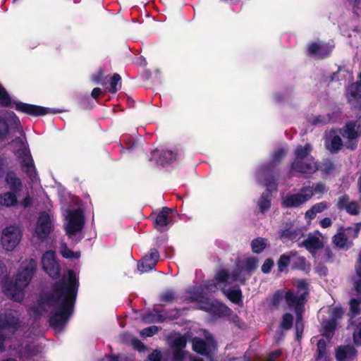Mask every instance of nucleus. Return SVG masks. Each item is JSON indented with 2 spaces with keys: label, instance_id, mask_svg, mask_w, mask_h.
Segmentation results:
<instances>
[{
  "label": "nucleus",
  "instance_id": "e433bc0d",
  "mask_svg": "<svg viewBox=\"0 0 361 361\" xmlns=\"http://www.w3.org/2000/svg\"><path fill=\"white\" fill-rule=\"evenodd\" d=\"M304 322L302 314L298 312V309L296 308V320L295 324V337L298 341H300L302 338L303 331H304Z\"/></svg>",
  "mask_w": 361,
  "mask_h": 361
},
{
  "label": "nucleus",
  "instance_id": "f8f14e48",
  "mask_svg": "<svg viewBox=\"0 0 361 361\" xmlns=\"http://www.w3.org/2000/svg\"><path fill=\"white\" fill-rule=\"evenodd\" d=\"M13 104L15 105V109L17 111L32 116H42L51 112V109L49 108L24 103L22 102H14Z\"/></svg>",
  "mask_w": 361,
  "mask_h": 361
},
{
  "label": "nucleus",
  "instance_id": "bb28decb",
  "mask_svg": "<svg viewBox=\"0 0 361 361\" xmlns=\"http://www.w3.org/2000/svg\"><path fill=\"white\" fill-rule=\"evenodd\" d=\"M326 345L327 343L324 339L322 338L318 341L315 361H331L330 354L326 349Z\"/></svg>",
  "mask_w": 361,
  "mask_h": 361
},
{
  "label": "nucleus",
  "instance_id": "9d476101",
  "mask_svg": "<svg viewBox=\"0 0 361 361\" xmlns=\"http://www.w3.org/2000/svg\"><path fill=\"white\" fill-rule=\"evenodd\" d=\"M305 235L303 228L294 227L292 223H286L285 226L279 231V238L283 243L298 241Z\"/></svg>",
  "mask_w": 361,
  "mask_h": 361
},
{
  "label": "nucleus",
  "instance_id": "0e129e2a",
  "mask_svg": "<svg viewBox=\"0 0 361 361\" xmlns=\"http://www.w3.org/2000/svg\"><path fill=\"white\" fill-rule=\"evenodd\" d=\"M192 295L187 298L185 300L190 302H199L201 298H203V293L199 291L190 292Z\"/></svg>",
  "mask_w": 361,
  "mask_h": 361
},
{
  "label": "nucleus",
  "instance_id": "4468645a",
  "mask_svg": "<svg viewBox=\"0 0 361 361\" xmlns=\"http://www.w3.org/2000/svg\"><path fill=\"white\" fill-rule=\"evenodd\" d=\"M290 170L302 174H312L318 171L317 161L313 157H310L305 161L294 160L290 164Z\"/></svg>",
  "mask_w": 361,
  "mask_h": 361
},
{
  "label": "nucleus",
  "instance_id": "4be33fe9",
  "mask_svg": "<svg viewBox=\"0 0 361 361\" xmlns=\"http://www.w3.org/2000/svg\"><path fill=\"white\" fill-rule=\"evenodd\" d=\"M187 342V334L180 335L174 338L171 345L173 348V357L180 359L183 357V355H187V351L184 350V348L186 347Z\"/></svg>",
  "mask_w": 361,
  "mask_h": 361
},
{
  "label": "nucleus",
  "instance_id": "49530a36",
  "mask_svg": "<svg viewBox=\"0 0 361 361\" xmlns=\"http://www.w3.org/2000/svg\"><path fill=\"white\" fill-rule=\"evenodd\" d=\"M332 121V116L330 114L326 115H318L314 116L313 120L311 121L312 125L321 124L322 126L326 125Z\"/></svg>",
  "mask_w": 361,
  "mask_h": 361
},
{
  "label": "nucleus",
  "instance_id": "3c124183",
  "mask_svg": "<svg viewBox=\"0 0 361 361\" xmlns=\"http://www.w3.org/2000/svg\"><path fill=\"white\" fill-rule=\"evenodd\" d=\"M353 341L355 345H361V318L359 319L353 332Z\"/></svg>",
  "mask_w": 361,
  "mask_h": 361
},
{
  "label": "nucleus",
  "instance_id": "58836bf2",
  "mask_svg": "<svg viewBox=\"0 0 361 361\" xmlns=\"http://www.w3.org/2000/svg\"><path fill=\"white\" fill-rule=\"evenodd\" d=\"M39 353V348L37 346H32L27 344L22 352L20 357L23 360H29L37 356Z\"/></svg>",
  "mask_w": 361,
  "mask_h": 361
},
{
  "label": "nucleus",
  "instance_id": "1a4fd4ad",
  "mask_svg": "<svg viewBox=\"0 0 361 361\" xmlns=\"http://www.w3.org/2000/svg\"><path fill=\"white\" fill-rule=\"evenodd\" d=\"M43 270L52 279H56L60 276L61 268L56 260L53 251H47L42 257Z\"/></svg>",
  "mask_w": 361,
  "mask_h": 361
},
{
  "label": "nucleus",
  "instance_id": "b1692460",
  "mask_svg": "<svg viewBox=\"0 0 361 361\" xmlns=\"http://www.w3.org/2000/svg\"><path fill=\"white\" fill-rule=\"evenodd\" d=\"M5 182L9 186L11 191L19 193L22 190V180L13 171H8L6 172Z\"/></svg>",
  "mask_w": 361,
  "mask_h": 361
},
{
  "label": "nucleus",
  "instance_id": "c756f323",
  "mask_svg": "<svg viewBox=\"0 0 361 361\" xmlns=\"http://www.w3.org/2000/svg\"><path fill=\"white\" fill-rule=\"evenodd\" d=\"M337 322L334 320L328 319L324 321L322 323V329L321 334L323 336L326 337L329 341L331 340L336 330Z\"/></svg>",
  "mask_w": 361,
  "mask_h": 361
},
{
  "label": "nucleus",
  "instance_id": "ea45409f",
  "mask_svg": "<svg viewBox=\"0 0 361 361\" xmlns=\"http://www.w3.org/2000/svg\"><path fill=\"white\" fill-rule=\"evenodd\" d=\"M177 159V152L172 150H165L162 152L160 159L162 165L170 164Z\"/></svg>",
  "mask_w": 361,
  "mask_h": 361
},
{
  "label": "nucleus",
  "instance_id": "bf43d9fd",
  "mask_svg": "<svg viewBox=\"0 0 361 361\" xmlns=\"http://www.w3.org/2000/svg\"><path fill=\"white\" fill-rule=\"evenodd\" d=\"M349 196L346 194L340 196L338 198V202H337V207L338 209L341 210L345 209V207L348 205L349 203Z\"/></svg>",
  "mask_w": 361,
  "mask_h": 361
},
{
  "label": "nucleus",
  "instance_id": "338daca9",
  "mask_svg": "<svg viewBox=\"0 0 361 361\" xmlns=\"http://www.w3.org/2000/svg\"><path fill=\"white\" fill-rule=\"evenodd\" d=\"M162 358L161 353L159 350H154L150 354L148 355V359L149 361H161Z\"/></svg>",
  "mask_w": 361,
  "mask_h": 361
},
{
  "label": "nucleus",
  "instance_id": "f03ea898",
  "mask_svg": "<svg viewBox=\"0 0 361 361\" xmlns=\"http://www.w3.org/2000/svg\"><path fill=\"white\" fill-rule=\"evenodd\" d=\"M71 271H75L69 269L67 272V279L63 277L62 279L56 281L54 284L51 292L41 296L38 299L37 304L32 307V310L36 314L42 315L47 311L46 306L54 307L61 300L62 297L72 284L70 282Z\"/></svg>",
  "mask_w": 361,
  "mask_h": 361
},
{
  "label": "nucleus",
  "instance_id": "5701e85b",
  "mask_svg": "<svg viewBox=\"0 0 361 361\" xmlns=\"http://www.w3.org/2000/svg\"><path fill=\"white\" fill-rule=\"evenodd\" d=\"M298 247H305L313 255L317 250L323 248L324 243L317 236L310 234L306 239L298 244Z\"/></svg>",
  "mask_w": 361,
  "mask_h": 361
},
{
  "label": "nucleus",
  "instance_id": "8fccbe9b",
  "mask_svg": "<svg viewBox=\"0 0 361 361\" xmlns=\"http://www.w3.org/2000/svg\"><path fill=\"white\" fill-rule=\"evenodd\" d=\"M9 134V126L7 121L0 116V140H5Z\"/></svg>",
  "mask_w": 361,
  "mask_h": 361
},
{
  "label": "nucleus",
  "instance_id": "2f4dec72",
  "mask_svg": "<svg viewBox=\"0 0 361 361\" xmlns=\"http://www.w3.org/2000/svg\"><path fill=\"white\" fill-rule=\"evenodd\" d=\"M226 297L233 303L240 305L243 301V293L238 286L224 290Z\"/></svg>",
  "mask_w": 361,
  "mask_h": 361
},
{
  "label": "nucleus",
  "instance_id": "ddd939ff",
  "mask_svg": "<svg viewBox=\"0 0 361 361\" xmlns=\"http://www.w3.org/2000/svg\"><path fill=\"white\" fill-rule=\"evenodd\" d=\"M334 46L329 43L320 44L318 42H310L307 47L308 54L315 56L318 60H322L329 57L333 51Z\"/></svg>",
  "mask_w": 361,
  "mask_h": 361
},
{
  "label": "nucleus",
  "instance_id": "79ce46f5",
  "mask_svg": "<svg viewBox=\"0 0 361 361\" xmlns=\"http://www.w3.org/2000/svg\"><path fill=\"white\" fill-rule=\"evenodd\" d=\"M266 245V240L264 238H255L251 243L252 250L254 253L259 254L265 249Z\"/></svg>",
  "mask_w": 361,
  "mask_h": 361
},
{
  "label": "nucleus",
  "instance_id": "473e14b6",
  "mask_svg": "<svg viewBox=\"0 0 361 361\" xmlns=\"http://www.w3.org/2000/svg\"><path fill=\"white\" fill-rule=\"evenodd\" d=\"M297 252H290L288 254H283L277 261L278 271L283 272L288 267L292 258L296 256Z\"/></svg>",
  "mask_w": 361,
  "mask_h": 361
},
{
  "label": "nucleus",
  "instance_id": "052dcab7",
  "mask_svg": "<svg viewBox=\"0 0 361 361\" xmlns=\"http://www.w3.org/2000/svg\"><path fill=\"white\" fill-rule=\"evenodd\" d=\"M61 255L64 258L73 259L79 257L80 255L68 249L66 246L61 250Z\"/></svg>",
  "mask_w": 361,
  "mask_h": 361
},
{
  "label": "nucleus",
  "instance_id": "9b49d317",
  "mask_svg": "<svg viewBox=\"0 0 361 361\" xmlns=\"http://www.w3.org/2000/svg\"><path fill=\"white\" fill-rule=\"evenodd\" d=\"M19 313L16 310H7L0 314V329L12 330L16 331L20 327Z\"/></svg>",
  "mask_w": 361,
  "mask_h": 361
},
{
  "label": "nucleus",
  "instance_id": "37998d69",
  "mask_svg": "<svg viewBox=\"0 0 361 361\" xmlns=\"http://www.w3.org/2000/svg\"><path fill=\"white\" fill-rule=\"evenodd\" d=\"M292 263V269L305 271L307 268V260L303 256H295Z\"/></svg>",
  "mask_w": 361,
  "mask_h": 361
},
{
  "label": "nucleus",
  "instance_id": "a878e982",
  "mask_svg": "<svg viewBox=\"0 0 361 361\" xmlns=\"http://www.w3.org/2000/svg\"><path fill=\"white\" fill-rule=\"evenodd\" d=\"M231 309L225 304L214 301L212 307H210L209 314L213 317L221 318L229 315Z\"/></svg>",
  "mask_w": 361,
  "mask_h": 361
},
{
  "label": "nucleus",
  "instance_id": "0eeeda50",
  "mask_svg": "<svg viewBox=\"0 0 361 361\" xmlns=\"http://www.w3.org/2000/svg\"><path fill=\"white\" fill-rule=\"evenodd\" d=\"M85 219L84 212L81 208L71 210L68 213V221L66 227L68 237L80 232L85 226Z\"/></svg>",
  "mask_w": 361,
  "mask_h": 361
},
{
  "label": "nucleus",
  "instance_id": "72a5a7b5",
  "mask_svg": "<svg viewBox=\"0 0 361 361\" xmlns=\"http://www.w3.org/2000/svg\"><path fill=\"white\" fill-rule=\"evenodd\" d=\"M241 269L251 274L258 267V260L256 257H248L241 262Z\"/></svg>",
  "mask_w": 361,
  "mask_h": 361
},
{
  "label": "nucleus",
  "instance_id": "6ab92c4d",
  "mask_svg": "<svg viewBox=\"0 0 361 361\" xmlns=\"http://www.w3.org/2000/svg\"><path fill=\"white\" fill-rule=\"evenodd\" d=\"M357 355V350L353 345H340L336 350V361H354Z\"/></svg>",
  "mask_w": 361,
  "mask_h": 361
},
{
  "label": "nucleus",
  "instance_id": "7c9ffc66",
  "mask_svg": "<svg viewBox=\"0 0 361 361\" xmlns=\"http://www.w3.org/2000/svg\"><path fill=\"white\" fill-rule=\"evenodd\" d=\"M16 192L8 191L0 195V204L9 207L14 206L18 202Z\"/></svg>",
  "mask_w": 361,
  "mask_h": 361
},
{
  "label": "nucleus",
  "instance_id": "c85d7f7f",
  "mask_svg": "<svg viewBox=\"0 0 361 361\" xmlns=\"http://www.w3.org/2000/svg\"><path fill=\"white\" fill-rule=\"evenodd\" d=\"M317 168L320 171L323 175H329L333 173L336 169V164L331 159H323L322 161H317Z\"/></svg>",
  "mask_w": 361,
  "mask_h": 361
},
{
  "label": "nucleus",
  "instance_id": "412c9836",
  "mask_svg": "<svg viewBox=\"0 0 361 361\" xmlns=\"http://www.w3.org/2000/svg\"><path fill=\"white\" fill-rule=\"evenodd\" d=\"M347 99L355 108L361 107V83H353L348 87Z\"/></svg>",
  "mask_w": 361,
  "mask_h": 361
},
{
  "label": "nucleus",
  "instance_id": "603ef678",
  "mask_svg": "<svg viewBox=\"0 0 361 361\" xmlns=\"http://www.w3.org/2000/svg\"><path fill=\"white\" fill-rule=\"evenodd\" d=\"M177 298L176 294L173 290H169L160 295L161 302L171 303Z\"/></svg>",
  "mask_w": 361,
  "mask_h": 361
},
{
  "label": "nucleus",
  "instance_id": "6e6552de",
  "mask_svg": "<svg viewBox=\"0 0 361 361\" xmlns=\"http://www.w3.org/2000/svg\"><path fill=\"white\" fill-rule=\"evenodd\" d=\"M21 238L20 229L16 226H9L3 230L1 243L5 250L12 251L19 244Z\"/></svg>",
  "mask_w": 361,
  "mask_h": 361
},
{
  "label": "nucleus",
  "instance_id": "de8ad7c7",
  "mask_svg": "<svg viewBox=\"0 0 361 361\" xmlns=\"http://www.w3.org/2000/svg\"><path fill=\"white\" fill-rule=\"evenodd\" d=\"M348 238L343 232H340L334 235L333 237L334 243L340 248H344L347 244Z\"/></svg>",
  "mask_w": 361,
  "mask_h": 361
},
{
  "label": "nucleus",
  "instance_id": "f257e3e1",
  "mask_svg": "<svg viewBox=\"0 0 361 361\" xmlns=\"http://www.w3.org/2000/svg\"><path fill=\"white\" fill-rule=\"evenodd\" d=\"M70 282L72 283L57 304L56 310H52L48 319L49 325L56 331L63 330L74 311V305L79 288V279L75 271H71Z\"/></svg>",
  "mask_w": 361,
  "mask_h": 361
},
{
  "label": "nucleus",
  "instance_id": "864d4df0",
  "mask_svg": "<svg viewBox=\"0 0 361 361\" xmlns=\"http://www.w3.org/2000/svg\"><path fill=\"white\" fill-rule=\"evenodd\" d=\"M343 314V310L341 307H335L332 308L330 311V318L329 319L334 320L337 322L338 319L342 318Z\"/></svg>",
  "mask_w": 361,
  "mask_h": 361
},
{
  "label": "nucleus",
  "instance_id": "423d86ee",
  "mask_svg": "<svg viewBox=\"0 0 361 361\" xmlns=\"http://www.w3.org/2000/svg\"><path fill=\"white\" fill-rule=\"evenodd\" d=\"M312 196L313 190L310 186H305L299 193L288 195L282 200L281 205L283 208L298 207L310 200Z\"/></svg>",
  "mask_w": 361,
  "mask_h": 361
},
{
  "label": "nucleus",
  "instance_id": "393cba45",
  "mask_svg": "<svg viewBox=\"0 0 361 361\" xmlns=\"http://www.w3.org/2000/svg\"><path fill=\"white\" fill-rule=\"evenodd\" d=\"M287 151L281 147L277 149L273 154L272 161L262 166L261 170L263 173L272 171L275 167V162L280 163L281 160L286 157Z\"/></svg>",
  "mask_w": 361,
  "mask_h": 361
},
{
  "label": "nucleus",
  "instance_id": "cd10ccee",
  "mask_svg": "<svg viewBox=\"0 0 361 361\" xmlns=\"http://www.w3.org/2000/svg\"><path fill=\"white\" fill-rule=\"evenodd\" d=\"M312 150L313 147L310 143H306L305 145H298L293 153L295 160H302L309 158Z\"/></svg>",
  "mask_w": 361,
  "mask_h": 361
},
{
  "label": "nucleus",
  "instance_id": "f3484780",
  "mask_svg": "<svg viewBox=\"0 0 361 361\" xmlns=\"http://www.w3.org/2000/svg\"><path fill=\"white\" fill-rule=\"evenodd\" d=\"M18 153L19 157L21 159V168L30 178L34 177L36 175L37 171L34 160L30 150L27 149H20L18 151Z\"/></svg>",
  "mask_w": 361,
  "mask_h": 361
},
{
  "label": "nucleus",
  "instance_id": "7ed1b4c3",
  "mask_svg": "<svg viewBox=\"0 0 361 361\" xmlns=\"http://www.w3.org/2000/svg\"><path fill=\"white\" fill-rule=\"evenodd\" d=\"M295 286L297 288L296 294L291 290H288L285 294L283 290H276L269 304V307H279L283 298L289 307L296 306V308L299 309L300 306H303L307 301L306 297L309 294L307 283L305 280L301 279L297 282Z\"/></svg>",
  "mask_w": 361,
  "mask_h": 361
},
{
  "label": "nucleus",
  "instance_id": "f704fd0d",
  "mask_svg": "<svg viewBox=\"0 0 361 361\" xmlns=\"http://www.w3.org/2000/svg\"><path fill=\"white\" fill-rule=\"evenodd\" d=\"M361 297L353 298L349 301L350 314L351 318H354L361 314Z\"/></svg>",
  "mask_w": 361,
  "mask_h": 361
},
{
  "label": "nucleus",
  "instance_id": "c03bdc74",
  "mask_svg": "<svg viewBox=\"0 0 361 361\" xmlns=\"http://www.w3.org/2000/svg\"><path fill=\"white\" fill-rule=\"evenodd\" d=\"M293 324V316L290 313H285L282 316V320L280 324L281 329L290 330Z\"/></svg>",
  "mask_w": 361,
  "mask_h": 361
},
{
  "label": "nucleus",
  "instance_id": "5fc2aeb1",
  "mask_svg": "<svg viewBox=\"0 0 361 361\" xmlns=\"http://www.w3.org/2000/svg\"><path fill=\"white\" fill-rule=\"evenodd\" d=\"M345 209L350 215H357L360 213L358 204L355 201L350 202Z\"/></svg>",
  "mask_w": 361,
  "mask_h": 361
},
{
  "label": "nucleus",
  "instance_id": "4d7b16f0",
  "mask_svg": "<svg viewBox=\"0 0 361 361\" xmlns=\"http://www.w3.org/2000/svg\"><path fill=\"white\" fill-rule=\"evenodd\" d=\"M228 277V272L225 269L220 270L215 276V279L218 283H226Z\"/></svg>",
  "mask_w": 361,
  "mask_h": 361
},
{
  "label": "nucleus",
  "instance_id": "6e6d98bb",
  "mask_svg": "<svg viewBox=\"0 0 361 361\" xmlns=\"http://www.w3.org/2000/svg\"><path fill=\"white\" fill-rule=\"evenodd\" d=\"M213 302L203 296V298H201V300L198 302L200 304L199 309L209 313Z\"/></svg>",
  "mask_w": 361,
  "mask_h": 361
},
{
  "label": "nucleus",
  "instance_id": "aec40b11",
  "mask_svg": "<svg viewBox=\"0 0 361 361\" xmlns=\"http://www.w3.org/2000/svg\"><path fill=\"white\" fill-rule=\"evenodd\" d=\"M192 350L197 354L202 355H209L214 347V341L207 342L202 338L195 336L192 339Z\"/></svg>",
  "mask_w": 361,
  "mask_h": 361
},
{
  "label": "nucleus",
  "instance_id": "dca6fc26",
  "mask_svg": "<svg viewBox=\"0 0 361 361\" xmlns=\"http://www.w3.org/2000/svg\"><path fill=\"white\" fill-rule=\"evenodd\" d=\"M159 257L157 249H150L148 255L144 256L137 263V269L142 273L152 270L157 265Z\"/></svg>",
  "mask_w": 361,
  "mask_h": 361
},
{
  "label": "nucleus",
  "instance_id": "09e8293b",
  "mask_svg": "<svg viewBox=\"0 0 361 361\" xmlns=\"http://www.w3.org/2000/svg\"><path fill=\"white\" fill-rule=\"evenodd\" d=\"M121 77L118 73H114L110 78V87L109 92L111 94H116L118 89L117 87L118 83H121Z\"/></svg>",
  "mask_w": 361,
  "mask_h": 361
},
{
  "label": "nucleus",
  "instance_id": "680f3d73",
  "mask_svg": "<svg viewBox=\"0 0 361 361\" xmlns=\"http://www.w3.org/2000/svg\"><path fill=\"white\" fill-rule=\"evenodd\" d=\"M274 266V260L271 258L267 259L263 263L261 270L264 274H269Z\"/></svg>",
  "mask_w": 361,
  "mask_h": 361
},
{
  "label": "nucleus",
  "instance_id": "4c0bfd02",
  "mask_svg": "<svg viewBox=\"0 0 361 361\" xmlns=\"http://www.w3.org/2000/svg\"><path fill=\"white\" fill-rule=\"evenodd\" d=\"M271 195L269 192H263L260 200L257 204V207L261 213H264L271 207Z\"/></svg>",
  "mask_w": 361,
  "mask_h": 361
},
{
  "label": "nucleus",
  "instance_id": "e2e57ef3",
  "mask_svg": "<svg viewBox=\"0 0 361 361\" xmlns=\"http://www.w3.org/2000/svg\"><path fill=\"white\" fill-rule=\"evenodd\" d=\"M334 257V253L329 247H326L324 249L322 259L324 262H332Z\"/></svg>",
  "mask_w": 361,
  "mask_h": 361
},
{
  "label": "nucleus",
  "instance_id": "a18cd8bd",
  "mask_svg": "<svg viewBox=\"0 0 361 361\" xmlns=\"http://www.w3.org/2000/svg\"><path fill=\"white\" fill-rule=\"evenodd\" d=\"M109 75H104L102 68H99L95 74L91 75V80L96 84L104 85L106 84L105 80L107 79Z\"/></svg>",
  "mask_w": 361,
  "mask_h": 361
},
{
  "label": "nucleus",
  "instance_id": "a211bd4d",
  "mask_svg": "<svg viewBox=\"0 0 361 361\" xmlns=\"http://www.w3.org/2000/svg\"><path fill=\"white\" fill-rule=\"evenodd\" d=\"M172 210L167 207H164L159 212V214H155L152 213L149 218L152 220L154 227L159 231H163L164 228L167 226L171 221V218L169 216Z\"/></svg>",
  "mask_w": 361,
  "mask_h": 361
},
{
  "label": "nucleus",
  "instance_id": "39448f33",
  "mask_svg": "<svg viewBox=\"0 0 361 361\" xmlns=\"http://www.w3.org/2000/svg\"><path fill=\"white\" fill-rule=\"evenodd\" d=\"M360 127V126L357 124V121H349L342 128L339 129L341 135L347 140L345 147L351 151H354L357 147V139L361 136Z\"/></svg>",
  "mask_w": 361,
  "mask_h": 361
},
{
  "label": "nucleus",
  "instance_id": "774afa93",
  "mask_svg": "<svg viewBox=\"0 0 361 361\" xmlns=\"http://www.w3.org/2000/svg\"><path fill=\"white\" fill-rule=\"evenodd\" d=\"M348 2L353 7V13L358 16V11L361 10V0H348Z\"/></svg>",
  "mask_w": 361,
  "mask_h": 361
},
{
  "label": "nucleus",
  "instance_id": "a19ab883",
  "mask_svg": "<svg viewBox=\"0 0 361 361\" xmlns=\"http://www.w3.org/2000/svg\"><path fill=\"white\" fill-rule=\"evenodd\" d=\"M0 105L4 107H13L11 98L1 85H0Z\"/></svg>",
  "mask_w": 361,
  "mask_h": 361
},
{
  "label": "nucleus",
  "instance_id": "69168bd1",
  "mask_svg": "<svg viewBox=\"0 0 361 361\" xmlns=\"http://www.w3.org/2000/svg\"><path fill=\"white\" fill-rule=\"evenodd\" d=\"M158 332V327L156 326H151L147 328H145L142 331V334L144 336H146L147 337L153 336L154 334H156Z\"/></svg>",
  "mask_w": 361,
  "mask_h": 361
},
{
  "label": "nucleus",
  "instance_id": "2eb2a0df",
  "mask_svg": "<svg viewBox=\"0 0 361 361\" xmlns=\"http://www.w3.org/2000/svg\"><path fill=\"white\" fill-rule=\"evenodd\" d=\"M52 228L53 226L50 216L45 212H42L39 216L35 229L37 237L41 240L47 239Z\"/></svg>",
  "mask_w": 361,
  "mask_h": 361
},
{
  "label": "nucleus",
  "instance_id": "c9c22d12",
  "mask_svg": "<svg viewBox=\"0 0 361 361\" xmlns=\"http://www.w3.org/2000/svg\"><path fill=\"white\" fill-rule=\"evenodd\" d=\"M343 147V142L341 137L336 135L331 137L327 149L331 154L337 153Z\"/></svg>",
  "mask_w": 361,
  "mask_h": 361
},
{
  "label": "nucleus",
  "instance_id": "13d9d810",
  "mask_svg": "<svg viewBox=\"0 0 361 361\" xmlns=\"http://www.w3.org/2000/svg\"><path fill=\"white\" fill-rule=\"evenodd\" d=\"M131 345L134 349L138 350L139 352H143L146 349L145 344L136 337H134L131 339Z\"/></svg>",
  "mask_w": 361,
  "mask_h": 361
},
{
  "label": "nucleus",
  "instance_id": "20e7f679",
  "mask_svg": "<svg viewBox=\"0 0 361 361\" xmlns=\"http://www.w3.org/2000/svg\"><path fill=\"white\" fill-rule=\"evenodd\" d=\"M37 269V262L35 259H30L22 264L21 270L16 276L13 286L17 290H23L32 280Z\"/></svg>",
  "mask_w": 361,
  "mask_h": 361
}]
</instances>
